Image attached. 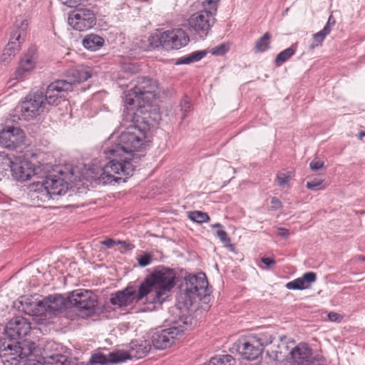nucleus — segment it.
Wrapping results in <instances>:
<instances>
[{
	"label": "nucleus",
	"instance_id": "1",
	"mask_svg": "<svg viewBox=\"0 0 365 365\" xmlns=\"http://www.w3.org/2000/svg\"><path fill=\"white\" fill-rule=\"evenodd\" d=\"M145 138V131L136 125L128 126L120 135L113 133L103 145V153L110 162L96 173L95 180L98 184L106 185L118 182L123 176L132 175L133 153L142 148Z\"/></svg>",
	"mask_w": 365,
	"mask_h": 365
},
{
	"label": "nucleus",
	"instance_id": "2",
	"mask_svg": "<svg viewBox=\"0 0 365 365\" xmlns=\"http://www.w3.org/2000/svg\"><path fill=\"white\" fill-rule=\"evenodd\" d=\"M175 274L168 268L159 267L143 281L138 289L127 287L111 297L110 302L119 307H125L133 303L152 305L148 310H153L155 304H161L170 291L175 286Z\"/></svg>",
	"mask_w": 365,
	"mask_h": 365
},
{
	"label": "nucleus",
	"instance_id": "3",
	"mask_svg": "<svg viewBox=\"0 0 365 365\" xmlns=\"http://www.w3.org/2000/svg\"><path fill=\"white\" fill-rule=\"evenodd\" d=\"M159 86L155 80L145 77L139 78L133 88L124 93L125 106L150 103L159 95Z\"/></svg>",
	"mask_w": 365,
	"mask_h": 365
},
{
	"label": "nucleus",
	"instance_id": "4",
	"mask_svg": "<svg viewBox=\"0 0 365 365\" xmlns=\"http://www.w3.org/2000/svg\"><path fill=\"white\" fill-rule=\"evenodd\" d=\"M151 349V345L148 341H143L140 343L132 341L128 351L118 350L110 352L108 355L96 354L93 356V361L108 365L123 362L127 359H140L144 357Z\"/></svg>",
	"mask_w": 365,
	"mask_h": 365
},
{
	"label": "nucleus",
	"instance_id": "5",
	"mask_svg": "<svg viewBox=\"0 0 365 365\" xmlns=\"http://www.w3.org/2000/svg\"><path fill=\"white\" fill-rule=\"evenodd\" d=\"M33 344L25 345L11 339L0 341V357L3 365H19L32 354Z\"/></svg>",
	"mask_w": 365,
	"mask_h": 365
},
{
	"label": "nucleus",
	"instance_id": "6",
	"mask_svg": "<svg viewBox=\"0 0 365 365\" xmlns=\"http://www.w3.org/2000/svg\"><path fill=\"white\" fill-rule=\"evenodd\" d=\"M148 41L153 47L162 46L166 50H178L187 46L190 38L182 29H173L153 34L150 36Z\"/></svg>",
	"mask_w": 365,
	"mask_h": 365
},
{
	"label": "nucleus",
	"instance_id": "7",
	"mask_svg": "<svg viewBox=\"0 0 365 365\" xmlns=\"http://www.w3.org/2000/svg\"><path fill=\"white\" fill-rule=\"evenodd\" d=\"M126 106L124 110L123 120L135 123H144L149 128L159 123L161 115L156 108H152L150 103L135 104V106Z\"/></svg>",
	"mask_w": 365,
	"mask_h": 365
},
{
	"label": "nucleus",
	"instance_id": "8",
	"mask_svg": "<svg viewBox=\"0 0 365 365\" xmlns=\"http://www.w3.org/2000/svg\"><path fill=\"white\" fill-rule=\"evenodd\" d=\"M35 198L41 202H46L53 196L65 194L68 190V184L64 179L58 175L46 176L42 182L36 185Z\"/></svg>",
	"mask_w": 365,
	"mask_h": 365
},
{
	"label": "nucleus",
	"instance_id": "9",
	"mask_svg": "<svg viewBox=\"0 0 365 365\" xmlns=\"http://www.w3.org/2000/svg\"><path fill=\"white\" fill-rule=\"evenodd\" d=\"M13 178L19 182L29 180L36 174V166L24 156L12 155L6 159Z\"/></svg>",
	"mask_w": 365,
	"mask_h": 365
},
{
	"label": "nucleus",
	"instance_id": "10",
	"mask_svg": "<svg viewBox=\"0 0 365 365\" xmlns=\"http://www.w3.org/2000/svg\"><path fill=\"white\" fill-rule=\"evenodd\" d=\"M68 23L74 30L85 31L96 25V16L88 8H76L68 13Z\"/></svg>",
	"mask_w": 365,
	"mask_h": 365
},
{
	"label": "nucleus",
	"instance_id": "11",
	"mask_svg": "<svg viewBox=\"0 0 365 365\" xmlns=\"http://www.w3.org/2000/svg\"><path fill=\"white\" fill-rule=\"evenodd\" d=\"M215 15L204 9L194 13L188 19L189 29L200 38L207 36L215 22Z\"/></svg>",
	"mask_w": 365,
	"mask_h": 365
},
{
	"label": "nucleus",
	"instance_id": "12",
	"mask_svg": "<svg viewBox=\"0 0 365 365\" xmlns=\"http://www.w3.org/2000/svg\"><path fill=\"white\" fill-rule=\"evenodd\" d=\"M68 302L70 305L90 315L95 312L98 304V297L91 290L78 289L69 294Z\"/></svg>",
	"mask_w": 365,
	"mask_h": 365
},
{
	"label": "nucleus",
	"instance_id": "13",
	"mask_svg": "<svg viewBox=\"0 0 365 365\" xmlns=\"http://www.w3.org/2000/svg\"><path fill=\"white\" fill-rule=\"evenodd\" d=\"M185 292L190 301L201 300L210 294L208 282L205 274L189 275L185 278Z\"/></svg>",
	"mask_w": 365,
	"mask_h": 365
},
{
	"label": "nucleus",
	"instance_id": "14",
	"mask_svg": "<svg viewBox=\"0 0 365 365\" xmlns=\"http://www.w3.org/2000/svg\"><path fill=\"white\" fill-rule=\"evenodd\" d=\"M68 305H70L68 298L66 299L60 294L50 295L36 303L35 309H32L31 314L41 316L47 312L57 314L66 309Z\"/></svg>",
	"mask_w": 365,
	"mask_h": 365
},
{
	"label": "nucleus",
	"instance_id": "15",
	"mask_svg": "<svg viewBox=\"0 0 365 365\" xmlns=\"http://www.w3.org/2000/svg\"><path fill=\"white\" fill-rule=\"evenodd\" d=\"M71 91V83H67L64 80L55 81L48 86L43 95L45 104L57 106L61 101L66 100L67 94Z\"/></svg>",
	"mask_w": 365,
	"mask_h": 365
},
{
	"label": "nucleus",
	"instance_id": "16",
	"mask_svg": "<svg viewBox=\"0 0 365 365\" xmlns=\"http://www.w3.org/2000/svg\"><path fill=\"white\" fill-rule=\"evenodd\" d=\"M45 106L44 97L41 93L29 95L19 108L21 116L26 120H29L39 115Z\"/></svg>",
	"mask_w": 365,
	"mask_h": 365
},
{
	"label": "nucleus",
	"instance_id": "17",
	"mask_svg": "<svg viewBox=\"0 0 365 365\" xmlns=\"http://www.w3.org/2000/svg\"><path fill=\"white\" fill-rule=\"evenodd\" d=\"M184 330L181 327H171L155 332L152 336V343L157 349H165L173 344L182 335Z\"/></svg>",
	"mask_w": 365,
	"mask_h": 365
},
{
	"label": "nucleus",
	"instance_id": "18",
	"mask_svg": "<svg viewBox=\"0 0 365 365\" xmlns=\"http://www.w3.org/2000/svg\"><path fill=\"white\" fill-rule=\"evenodd\" d=\"M27 28L28 21L26 19L17 21L13 26L9 41L4 49L14 57L20 50L21 44L24 41Z\"/></svg>",
	"mask_w": 365,
	"mask_h": 365
},
{
	"label": "nucleus",
	"instance_id": "19",
	"mask_svg": "<svg viewBox=\"0 0 365 365\" xmlns=\"http://www.w3.org/2000/svg\"><path fill=\"white\" fill-rule=\"evenodd\" d=\"M237 349L241 356L247 360H255L262 354L260 343L252 335L246 336L238 340Z\"/></svg>",
	"mask_w": 365,
	"mask_h": 365
},
{
	"label": "nucleus",
	"instance_id": "20",
	"mask_svg": "<svg viewBox=\"0 0 365 365\" xmlns=\"http://www.w3.org/2000/svg\"><path fill=\"white\" fill-rule=\"evenodd\" d=\"M25 135L22 130L9 127L0 132V144L9 149H15L24 142Z\"/></svg>",
	"mask_w": 365,
	"mask_h": 365
},
{
	"label": "nucleus",
	"instance_id": "21",
	"mask_svg": "<svg viewBox=\"0 0 365 365\" xmlns=\"http://www.w3.org/2000/svg\"><path fill=\"white\" fill-rule=\"evenodd\" d=\"M6 330L13 337L23 338L30 332L31 324L25 318L16 317L8 322Z\"/></svg>",
	"mask_w": 365,
	"mask_h": 365
},
{
	"label": "nucleus",
	"instance_id": "22",
	"mask_svg": "<svg viewBox=\"0 0 365 365\" xmlns=\"http://www.w3.org/2000/svg\"><path fill=\"white\" fill-rule=\"evenodd\" d=\"M92 76L91 69L88 66L83 65L77 66L74 68L69 70L67 73V83H71L73 86L87 81Z\"/></svg>",
	"mask_w": 365,
	"mask_h": 365
},
{
	"label": "nucleus",
	"instance_id": "23",
	"mask_svg": "<svg viewBox=\"0 0 365 365\" xmlns=\"http://www.w3.org/2000/svg\"><path fill=\"white\" fill-rule=\"evenodd\" d=\"M290 355L292 365H304L309 361L312 349L306 344H299L292 350Z\"/></svg>",
	"mask_w": 365,
	"mask_h": 365
},
{
	"label": "nucleus",
	"instance_id": "24",
	"mask_svg": "<svg viewBox=\"0 0 365 365\" xmlns=\"http://www.w3.org/2000/svg\"><path fill=\"white\" fill-rule=\"evenodd\" d=\"M317 280V274L313 272L304 273L301 277L297 278L286 284L288 289L303 290L311 287L312 283Z\"/></svg>",
	"mask_w": 365,
	"mask_h": 365
},
{
	"label": "nucleus",
	"instance_id": "25",
	"mask_svg": "<svg viewBox=\"0 0 365 365\" xmlns=\"http://www.w3.org/2000/svg\"><path fill=\"white\" fill-rule=\"evenodd\" d=\"M36 63L34 55L25 54L14 73L15 79H21L26 73L30 72L35 67Z\"/></svg>",
	"mask_w": 365,
	"mask_h": 365
},
{
	"label": "nucleus",
	"instance_id": "26",
	"mask_svg": "<svg viewBox=\"0 0 365 365\" xmlns=\"http://www.w3.org/2000/svg\"><path fill=\"white\" fill-rule=\"evenodd\" d=\"M82 43L86 48L96 51L103 46L104 39L97 34H91L84 37Z\"/></svg>",
	"mask_w": 365,
	"mask_h": 365
},
{
	"label": "nucleus",
	"instance_id": "27",
	"mask_svg": "<svg viewBox=\"0 0 365 365\" xmlns=\"http://www.w3.org/2000/svg\"><path fill=\"white\" fill-rule=\"evenodd\" d=\"M272 38L271 34L269 32H266L264 35L260 37L255 44V52L262 53L269 48L270 39Z\"/></svg>",
	"mask_w": 365,
	"mask_h": 365
},
{
	"label": "nucleus",
	"instance_id": "28",
	"mask_svg": "<svg viewBox=\"0 0 365 365\" xmlns=\"http://www.w3.org/2000/svg\"><path fill=\"white\" fill-rule=\"evenodd\" d=\"M235 359L230 354L215 356L210 360V365H235Z\"/></svg>",
	"mask_w": 365,
	"mask_h": 365
},
{
	"label": "nucleus",
	"instance_id": "29",
	"mask_svg": "<svg viewBox=\"0 0 365 365\" xmlns=\"http://www.w3.org/2000/svg\"><path fill=\"white\" fill-rule=\"evenodd\" d=\"M206 53L205 51H195L187 56L178 59L177 64H190L201 60Z\"/></svg>",
	"mask_w": 365,
	"mask_h": 365
},
{
	"label": "nucleus",
	"instance_id": "30",
	"mask_svg": "<svg viewBox=\"0 0 365 365\" xmlns=\"http://www.w3.org/2000/svg\"><path fill=\"white\" fill-rule=\"evenodd\" d=\"M296 52V48L293 46L280 52L274 59L276 66H280L289 60Z\"/></svg>",
	"mask_w": 365,
	"mask_h": 365
},
{
	"label": "nucleus",
	"instance_id": "31",
	"mask_svg": "<svg viewBox=\"0 0 365 365\" xmlns=\"http://www.w3.org/2000/svg\"><path fill=\"white\" fill-rule=\"evenodd\" d=\"M293 177L292 172H279L277 174L276 181L277 185L282 187H290L289 182Z\"/></svg>",
	"mask_w": 365,
	"mask_h": 365
},
{
	"label": "nucleus",
	"instance_id": "32",
	"mask_svg": "<svg viewBox=\"0 0 365 365\" xmlns=\"http://www.w3.org/2000/svg\"><path fill=\"white\" fill-rule=\"evenodd\" d=\"M329 34L328 27H324L322 30L314 34L313 35V43L310 46V48L313 49L321 46L326 36Z\"/></svg>",
	"mask_w": 365,
	"mask_h": 365
},
{
	"label": "nucleus",
	"instance_id": "33",
	"mask_svg": "<svg viewBox=\"0 0 365 365\" xmlns=\"http://www.w3.org/2000/svg\"><path fill=\"white\" fill-rule=\"evenodd\" d=\"M44 365H68L66 357L62 354L53 355L48 357Z\"/></svg>",
	"mask_w": 365,
	"mask_h": 365
},
{
	"label": "nucleus",
	"instance_id": "34",
	"mask_svg": "<svg viewBox=\"0 0 365 365\" xmlns=\"http://www.w3.org/2000/svg\"><path fill=\"white\" fill-rule=\"evenodd\" d=\"M190 219L197 223L207 222L210 221L209 215L201 211H193L189 215Z\"/></svg>",
	"mask_w": 365,
	"mask_h": 365
},
{
	"label": "nucleus",
	"instance_id": "35",
	"mask_svg": "<svg viewBox=\"0 0 365 365\" xmlns=\"http://www.w3.org/2000/svg\"><path fill=\"white\" fill-rule=\"evenodd\" d=\"M252 336L255 338V339L260 343V347L263 350V347L271 344L274 339L273 336L271 334H268L267 333H260L258 334H252Z\"/></svg>",
	"mask_w": 365,
	"mask_h": 365
},
{
	"label": "nucleus",
	"instance_id": "36",
	"mask_svg": "<svg viewBox=\"0 0 365 365\" xmlns=\"http://www.w3.org/2000/svg\"><path fill=\"white\" fill-rule=\"evenodd\" d=\"M216 235L220 241L224 243L225 247H227L230 251L235 250V245L230 243L231 240L225 230H217Z\"/></svg>",
	"mask_w": 365,
	"mask_h": 365
},
{
	"label": "nucleus",
	"instance_id": "37",
	"mask_svg": "<svg viewBox=\"0 0 365 365\" xmlns=\"http://www.w3.org/2000/svg\"><path fill=\"white\" fill-rule=\"evenodd\" d=\"M220 1V0H204L202 5L204 9L212 11V14H217Z\"/></svg>",
	"mask_w": 365,
	"mask_h": 365
},
{
	"label": "nucleus",
	"instance_id": "38",
	"mask_svg": "<svg viewBox=\"0 0 365 365\" xmlns=\"http://www.w3.org/2000/svg\"><path fill=\"white\" fill-rule=\"evenodd\" d=\"M324 179L319 178H314L311 181H308L306 184V187L311 190H319L321 189H324V187H322V185L324 183Z\"/></svg>",
	"mask_w": 365,
	"mask_h": 365
},
{
	"label": "nucleus",
	"instance_id": "39",
	"mask_svg": "<svg viewBox=\"0 0 365 365\" xmlns=\"http://www.w3.org/2000/svg\"><path fill=\"white\" fill-rule=\"evenodd\" d=\"M151 261L152 255L150 253H145L138 257V264L142 267H145L150 264Z\"/></svg>",
	"mask_w": 365,
	"mask_h": 365
},
{
	"label": "nucleus",
	"instance_id": "40",
	"mask_svg": "<svg viewBox=\"0 0 365 365\" xmlns=\"http://www.w3.org/2000/svg\"><path fill=\"white\" fill-rule=\"evenodd\" d=\"M181 110L183 112L182 118L185 117L186 113L189 112L191 109V103L189 99L185 97L180 101V103Z\"/></svg>",
	"mask_w": 365,
	"mask_h": 365
},
{
	"label": "nucleus",
	"instance_id": "41",
	"mask_svg": "<svg viewBox=\"0 0 365 365\" xmlns=\"http://www.w3.org/2000/svg\"><path fill=\"white\" fill-rule=\"evenodd\" d=\"M324 163L322 160H319L317 158L312 160L309 164L310 169L312 170L316 171L324 167Z\"/></svg>",
	"mask_w": 365,
	"mask_h": 365
},
{
	"label": "nucleus",
	"instance_id": "42",
	"mask_svg": "<svg viewBox=\"0 0 365 365\" xmlns=\"http://www.w3.org/2000/svg\"><path fill=\"white\" fill-rule=\"evenodd\" d=\"M328 318L331 322H341L343 319V316L338 313L331 312L328 314Z\"/></svg>",
	"mask_w": 365,
	"mask_h": 365
},
{
	"label": "nucleus",
	"instance_id": "43",
	"mask_svg": "<svg viewBox=\"0 0 365 365\" xmlns=\"http://www.w3.org/2000/svg\"><path fill=\"white\" fill-rule=\"evenodd\" d=\"M227 51V48L225 45L221 44L212 48V53L215 55H223Z\"/></svg>",
	"mask_w": 365,
	"mask_h": 365
},
{
	"label": "nucleus",
	"instance_id": "44",
	"mask_svg": "<svg viewBox=\"0 0 365 365\" xmlns=\"http://www.w3.org/2000/svg\"><path fill=\"white\" fill-rule=\"evenodd\" d=\"M13 57L14 56L12 55H10L9 52L4 49L3 54L1 58V61L5 65L8 64Z\"/></svg>",
	"mask_w": 365,
	"mask_h": 365
},
{
	"label": "nucleus",
	"instance_id": "45",
	"mask_svg": "<svg viewBox=\"0 0 365 365\" xmlns=\"http://www.w3.org/2000/svg\"><path fill=\"white\" fill-rule=\"evenodd\" d=\"M118 245H122V247L126 250H132L135 248V245L130 242L123 241V240H117Z\"/></svg>",
	"mask_w": 365,
	"mask_h": 365
},
{
	"label": "nucleus",
	"instance_id": "46",
	"mask_svg": "<svg viewBox=\"0 0 365 365\" xmlns=\"http://www.w3.org/2000/svg\"><path fill=\"white\" fill-rule=\"evenodd\" d=\"M101 244L105 245L108 248H111L114 245H118L117 240H114L111 238H108L103 241H101Z\"/></svg>",
	"mask_w": 365,
	"mask_h": 365
},
{
	"label": "nucleus",
	"instance_id": "47",
	"mask_svg": "<svg viewBox=\"0 0 365 365\" xmlns=\"http://www.w3.org/2000/svg\"><path fill=\"white\" fill-rule=\"evenodd\" d=\"M261 261L268 267L275 264V260L272 257H262Z\"/></svg>",
	"mask_w": 365,
	"mask_h": 365
},
{
	"label": "nucleus",
	"instance_id": "48",
	"mask_svg": "<svg viewBox=\"0 0 365 365\" xmlns=\"http://www.w3.org/2000/svg\"><path fill=\"white\" fill-rule=\"evenodd\" d=\"M335 24H336V21H335L334 18L333 17L332 15H330L324 27H328L329 32L330 33L331 31V26H334V25H335Z\"/></svg>",
	"mask_w": 365,
	"mask_h": 365
},
{
	"label": "nucleus",
	"instance_id": "49",
	"mask_svg": "<svg viewBox=\"0 0 365 365\" xmlns=\"http://www.w3.org/2000/svg\"><path fill=\"white\" fill-rule=\"evenodd\" d=\"M278 235L284 238H287L289 232L287 229L285 228H278Z\"/></svg>",
	"mask_w": 365,
	"mask_h": 365
},
{
	"label": "nucleus",
	"instance_id": "50",
	"mask_svg": "<svg viewBox=\"0 0 365 365\" xmlns=\"http://www.w3.org/2000/svg\"><path fill=\"white\" fill-rule=\"evenodd\" d=\"M272 204H273V205H279L280 202L276 197H273L272 199Z\"/></svg>",
	"mask_w": 365,
	"mask_h": 365
},
{
	"label": "nucleus",
	"instance_id": "51",
	"mask_svg": "<svg viewBox=\"0 0 365 365\" xmlns=\"http://www.w3.org/2000/svg\"><path fill=\"white\" fill-rule=\"evenodd\" d=\"M364 137H365V132L364 131L360 132L358 135L359 139L361 140Z\"/></svg>",
	"mask_w": 365,
	"mask_h": 365
},
{
	"label": "nucleus",
	"instance_id": "52",
	"mask_svg": "<svg viewBox=\"0 0 365 365\" xmlns=\"http://www.w3.org/2000/svg\"><path fill=\"white\" fill-rule=\"evenodd\" d=\"M358 259L360 261H364L365 262V256L360 255L358 257Z\"/></svg>",
	"mask_w": 365,
	"mask_h": 365
},
{
	"label": "nucleus",
	"instance_id": "53",
	"mask_svg": "<svg viewBox=\"0 0 365 365\" xmlns=\"http://www.w3.org/2000/svg\"><path fill=\"white\" fill-rule=\"evenodd\" d=\"M222 227V225L220 223H217V224L212 225V227Z\"/></svg>",
	"mask_w": 365,
	"mask_h": 365
}]
</instances>
